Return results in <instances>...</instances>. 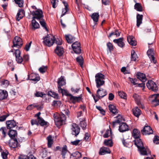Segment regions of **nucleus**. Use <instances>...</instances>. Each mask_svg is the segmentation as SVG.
Here are the masks:
<instances>
[{"mask_svg": "<svg viewBox=\"0 0 159 159\" xmlns=\"http://www.w3.org/2000/svg\"><path fill=\"white\" fill-rule=\"evenodd\" d=\"M128 126L126 123H122L120 124L119 129V130L120 132H123L128 130Z\"/></svg>", "mask_w": 159, "mask_h": 159, "instance_id": "nucleus-20", "label": "nucleus"}, {"mask_svg": "<svg viewBox=\"0 0 159 159\" xmlns=\"http://www.w3.org/2000/svg\"><path fill=\"white\" fill-rule=\"evenodd\" d=\"M38 107V106L37 105L35 104H33L29 105L27 107V109L28 110H31L33 109L35 107Z\"/></svg>", "mask_w": 159, "mask_h": 159, "instance_id": "nucleus-54", "label": "nucleus"}, {"mask_svg": "<svg viewBox=\"0 0 159 159\" xmlns=\"http://www.w3.org/2000/svg\"><path fill=\"white\" fill-rule=\"evenodd\" d=\"M58 83V89L59 93L63 94L66 91L65 90L61 88V87L65 85L66 84L65 80L64 78V77L61 76L60 78H59L57 82Z\"/></svg>", "mask_w": 159, "mask_h": 159, "instance_id": "nucleus-3", "label": "nucleus"}, {"mask_svg": "<svg viewBox=\"0 0 159 159\" xmlns=\"http://www.w3.org/2000/svg\"><path fill=\"white\" fill-rule=\"evenodd\" d=\"M67 151V146L66 145L64 146L62 149L61 153L62 157L64 159L65 158V155Z\"/></svg>", "mask_w": 159, "mask_h": 159, "instance_id": "nucleus-46", "label": "nucleus"}, {"mask_svg": "<svg viewBox=\"0 0 159 159\" xmlns=\"http://www.w3.org/2000/svg\"><path fill=\"white\" fill-rule=\"evenodd\" d=\"M147 53L151 61L155 63L156 61L155 60V57L153 56L154 53L153 49L152 48L149 49Z\"/></svg>", "mask_w": 159, "mask_h": 159, "instance_id": "nucleus-17", "label": "nucleus"}, {"mask_svg": "<svg viewBox=\"0 0 159 159\" xmlns=\"http://www.w3.org/2000/svg\"><path fill=\"white\" fill-rule=\"evenodd\" d=\"M48 140V145L49 148H50L52 146V145L53 143V139L51 135H49L47 138Z\"/></svg>", "mask_w": 159, "mask_h": 159, "instance_id": "nucleus-43", "label": "nucleus"}, {"mask_svg": "<svg viewBox=\"0 0 159 159\" xmlns=\"http://www.w3.org/2000/svg\"><path fill=\"white\" fill-rule=\"evenodd\" d=\"M8 116V115H6L0 116V122L4 121Z\"/></svg>", "mask_w": 159, "mask_h": 159, "instance_id": "nucleus-64", "label": "nucleus"}, {"mask_svg": "<svg viewBox=\"0 0 159 159\" xmlns=\"http://www.w3.org/2000/svg\"><path fill=\"white\" fill-rule=\"evenodd\" d=\"M8 134L11 139H13L17 135V132L16 130H9Z\"/></svg>", "mask_w": 159, "mask_h": 159, "instance_id": "nucleus-37", "label": "nucleus"}, {"mask_svg": "<svg viewBox=\"0 0 159 159\" xmlns=\"http://www.w3.org/2000/svg\"><path fill=\"white\" fill-rule=\"evenodd\" d=\"M13 47H16L19 48L22 45V41L21 38L18 36H16L13 40Z\"/></svg>", "mask_w": 159, "mask_h": 159, "instance_id": "nucleus-6", "label": "nucleus"}, {"mask_svg": "<svg viewBox=\"0 0 159 159\" xmlns=\"http://www.w3.org/2000/svg\"><path fill=\"white\" fill-rule=\"evenodd\" d=\"M107 46L110 52H111L112 50H113V45L112 44V43L109 42L107 43Z\"/></svg>", "mask_w": 159, "mask_h": 159, "instance_id": "nucleus-62", "label": "nucleus"}, {"mask_svg": "<svg viewBox=\"0 0 159 159\" xmlns=\"http://www.w3.org/2000/svg\"><path fill=\"white\" fill-rule=\"evenodd\" d=\"M132 112L134 115L137 117H139L141 113L140 110L138 107L133 108L132 109Z\"/></svg>", "mask_w": 159, "mask_h": 159, "instance_id": "nucleus-34", "label": "nucleus"}, {"mask_svg": "<svg viewBox=\"0 0 159 159\" xmlns=\"http://www.w3.org/2000/svg\"><path fill=\"white\" fill-rule=\"evenodd\" d=\"M143 15L138 14L136 16L137 18V26L139 27L142 23Z\"/></svg>", "mask_w": 159, "mask_h": 159, "instance_id": "nucleus-30", "label": "nucleus"}, {"mask_svg": "<svg viewBox=\"0 0 159 159\" xmlns=\"http://www.w3.org/2000/svg\"><path fill=\"white\" fill-rule=\"evenodd\" d=\"M108 107L110 111L113 114H116L118 112V110L116 109V107L112 104L109 105Z\"/></svg>", "mask_w": 159, "mask_h": 159, "instance_id": "nucleus-32", "label": "nucleus"}, {"mask_svg": "<svg viewBox=\"0 0 159 159\" xmlns=\"http://www.w3.org/2000/svg\"><path fill=\"white\" fill-rule=\"evenodd\" d=\"M80 125L83 129H84L86 127L87 124L84 121H80Z\"/></svg>", "mask_w": 159, "mask_h": 159, "instance_id": "nucleus-57", "label": "nucleus"}, {"mask_svg": "<svg viewBox=\"0 0 159 159\" xmlns=\"http://www.w3.org/2000/svg\"><path fill=\"white\" fill-rule=\"evenodd\" d=\"M9 146L10 147L15 148L18 146L19 144L16 139H11L9 142Z\"/></svg>", "mask_w": 159, "mask_h": 159, "instance_id": "nucleus-16", "label": "nucleus"}, {"mask_svg": "<svg viewBox=\"0 0 159 159\" xmlns=\"http://www.w3.org/2000/svg\"><path fill=\"white\" fill-rule=\"evenodd\" d=\"M116 120L112 122V126L114 127L115 126L118 124L120 123L123 120L122 117L120 115H118L116 117Z\"/></svg>", "mask_w": 159, "mask_h": 159, "instance_id": "nucleus-29", "label": "nucleus"}, {"mask_svg": "<svg viewBox=\"0 0 159 159\" xmlns=\"http://www.w3.org/2000/svg\"><path fill=\"white\" fill-rule=\"evenodd\" d=\"M65 38L68 43H71L75 40V38L70 35H66Z\"/></svg>", "mask_w": 159, "mask_h": 159, "instance_id": "nucleus-39", "label": "nucleus"}, {"mask_svg": "<svg viewBox=\"0 0 159 159\" xmlns=\"http://www.w3.org/2000/svg\"><path fill=\"white\" fill-rule=\"evenodd\" d=\"M7 127L8 129H11L16 126V122L14 120H9L7 121Z\"/></svg>", "mask_w": 159, "mask_h": 159, "instance_id": "nucleus-24", "label": "nucleus"}, {"mask_svg": "<svg viewBox=\"0 0 159 159\" xmlns=\"http://www.w3.org/2000/svg\"><path fill=\"white\" fill-rule=\"evenodd\" d=\"M133 97L136 101L138 105L139 106H141V107L142 108H143L144 107L142 105L140 102V97L139 95L137 94L134 93L133 95Z\"/></svg>", "mask_w": 159, "mask_h": 159, "instance_id": "nucleus-21", "label": "nucleus"}, {"mask_svg": "<svg viewBox=\"0 0 159 159\" xmlns=\"http://www.w3.org/2000/svg\"><path fill=\"white\" fill-rule=\"evenodd\" d=\"M127 41L129 44L132 46H135L137 44L135 38L133 36L129 35L128 36Z\"/></svg>", "mask_w": 159, "mask_h": 159, "instance_id": "nucleus-23", "label": "nucleus"}, {"mask_svg": "<svg viewBox=\"0 0 159 159\" xmlns=\"http://www.w3.org/2000/svg\"><path fill=\"white\" fill-rule=\"evenodd\" d=\"M32 29L33 30H35L39 28L40 25L35 20L33 19L32 20Z\"/></svg>", "mask_w": 159, "mask_h": 159, "instance_id": "nucleus-35", "label": "nucleus"}, {"mask_svg": "<svg viewBox=\"0 0 159 159\" xmlns=\"http://www.w3.org/2000/svg\"><path fill=\"white\" fill-rule=\"evenodd\" d=\"M104 143L105 145L109 147H111L112 145V143L111 139L105 140L104 141Z\"/></svg>", "mask_w": 159, "mask_h": 159, "instance_id": "nucleus-48", "label": "nucleus"}, {"mask_svg": "<svg viewBox=\"0 0 159 159\" xmlns=\"http://www.w3.org/2000/svg\"><path fill=\"white\" fill-rule=\"evenodd\" d=\"M64 52L63 48L60 46H57L55 50V52L59 56L62 55Z\"/></svg>", "mask_w": 159, "mask_h": 159, "instance_id": "nucleus-18", "label": "nucleus"}, {"mask_svg": "<svg viewBox=\"0 0 159 159\" xmlns=\"http://www.w3.org/2000/svg\"><path fill=\"white\" fill-rule=\"evenodd\" d=\"M47 70V66H43L41 67L39 69V71L40 73H43L46 72Z\"/></svg>", "mask_w": 159, "mask_h": 159, "instance_id": "nucleus-53", "label": "nucleus"}, {"mask_svg": "<svg viewBox=\"0 0 159 159\" xmlns=\"http://www.w3.org/2000/svg\"><path fill=\"white\" fill-rule=\"evenodd\" d=\"M123 41V38H120L118 39H114L113 40V42L116 43L119 47L122 48L125 45Z\"/></svg>", "mask_w": 159, "mask_h": 159, "instance_id": "nucleus-22", "label": "nucleus"}, {"mask_svg": "<svg viewBox=\"0 0 159 159\" xmlns=\"http://www.w3.org/2000/svg\"><path fill=\"white\" fill-rule=\"evenodd\" d=\"M111 151L108 148L106 147H102L100 149L99 152L101 155H104L107 153H110Z\"/></svg>", "mask_w": 159, "mask_h": 159, "instance_id": "nucleus-27", "label": "nucleus"}, {"mask_svg": "<svg viewBox=\"0 0 159 159\" xmlns=\"http://www.w3.org/2000/svg\"><path fill=\"white\" fill-rule=\"evenodd\" d=\"M137 77L143 82H144L146 80L145 75L144 74L141 73H138L136 75Z\"/></svg>", "mask_w": 159, "mask_h": 159, "instance_id": "nucleus-26", "label": "nucleus"}, {"mask_svg": "<svg viewBox=\"0 0 159 159\" xmlns=\"http://www.w3.org/2000/svg\"><path fill=\"white\" fill-rule=\"evenodd\" d=\"M39 22L41 25L43 27V28L45 29L47 31V29L46 26V24L44 20L43 19H41L39 20Z\"/></svg>", "mask_w": 159, "mask_h": 159, "instance_id": "nucleus-52", "label": "nucleus"}, {"mask_svg": "<svg viewBox=\"0 0 159 159\" xmlns=\"http://www.w3.org/2000/svg\"><path fill=\"white\" fill-rule=\"evenodd\" d=\"M133 142L138 149L143 146L142 142L141 139L139 138L135 139L133 141Z\"/></svg>", "mask_w": 159, "mask_h": 159, "instance_id": "nucleus-25", "label": "nucleus"}, {"mask_svg": "<svg viewBox=\"0 0 159 159\" xmlns=\"http://www.w3.org/2000/svg\"><path fill=\"white\" fill-rule=\"evenodd\" d=\"M6 129L5 127H2L0 129V132L3 135L2 139H3L6 135Z\"/></svg>", "mask_w": 159, "mask_h": 159, "instance_id": "nucleus-44", "label": "nucleus"}, {"mask_svg": "<svg viewBox=\"0 0 159 159\" xmlns=\"http://www.w3.org/2000/svg\"><path fill=\"white\" fill-rule=\"evenodd\" d=\"M77 62L78 63L81 67H83L84 63L83 58L82 56H80L76 58Z\"/></svg>", "mask_w": 159, "mask_h": 159, "instance_id": "nucleus-41", "label": "nucleus"}, {"mask_svg": "<svg viewBox=\"0 0 159 159\" xmlns=\"http://www.w3.org/2000/svg\"><path fill=\"white\" fill-rule=\"evenodd\" d=\"M58 0H52L51 2L52 4V7L53 8H55L57 6L58 3Z\"/></svg>", "mask_w": 159, "mask_h": 159, "instance_id": "nucleus-56", "label": "nucleus"}, {"mask_svg": "<svg viewBox=\"0 0 159 159\" xmlns=\"http://www.w3.org/2000/svg\"><path fill=\"white\" fill-rule=\"evenodd\" d=\"M134 9L138 11H141L143 8L141 5L139 3H136L134 5Z\"/></svg>", "mask_w": 159, "mask_h": 159, "instance_id": "nucleus-45", "label": "nucleus"}, {"mask_svg": "<svg viewBox=\"0 0 159 159\" xmlns=\"http://www.w3.org/2000/svg\"><path fill=\"white\" fill-rule=\"evenodd\" d=\"M111 132L110 130L107 129L106 130L103 136L104 138H107L109 137L111 134Z\"/></svg>", "mask_w": 159, "mask_h": 159, "instance_id": "nucleus-59", "label": "nucleus"}, {"mask_svg": "<svg viewBox=\"0 0 159 159\" xmlns=\"http://www.w3.org/2000/svg\"><path fill=\"white\" fill-rule=\"evenodd\" d=\"M8 154V152L6 151L5 152H3L1 153L3 159H6L7 158V156Z\"/></svg>", "mask_w": 159, "mask_h": 159, "instance_id": "nucleus-58", "label": "nucleus"}, {"mask_svg": "<svg viewBox=\"0 0 159 159\" xmlns=\"http://www.w3.org/2000/svg\"><path fill=\"white\" fill-rule=\"evenodd\" d=\"M63 3L64 4V5L65 7V8L64 9H63L62 14L61 15V16H63L66 14V12L68 10V4L65 1H63Z\"/></svg>", "mask_w": 159, "mask_h": 159, "instance_id": "nucleus-40", "label": "nucleus"}, {"mask_svg": "<svg viewBox=\"0 0 159 159\" xmlns=\"http://www.w3.org/2000/svg\"><path fill=\"white\" fill-rule=\"evenodd\" d=\"M48 94L50 96L56 98H58V94L52 91H50L48 92Z\"/></svg>", "mask_w": 159, "mask_h": 159, "instance_id": "nucleus-49", "label": "nucleus"}, {"mask_svg": "<svg viewBox=\"0 0 159 159\" xmlns=\"http://www.w3.org/2000/svg\"><path fill=\"white\" fill-rule=\"evenodd\" d=\"M72 134L77 136L80 132V128L78 125L75 124H73L72 125Z\"/></svg>", "mask_w": 159, "mask_h": 159, "instance_id": "nucleus-11", "label": "nucleus"}, {"mask_svg": "<svg viewBox=\"0 0 159 159\" xmlns=\"http://www.w3.org/2000/svg\"><path fill=\"white\" fill-rule=\"evenodd\" d=\"M138 59V57L136 53L134 50L131 52V60L132 61H136Z\"/></svg>", "mask_w": 159, "mask_h": 159, "instance_id": "nucleus-38", "label": "nucleus"}, {"mask_svg": "<svg viewBox=\"0 0 159 159\" xmlns=\"http://www.w3.org/2000/svg\"><path fill=\"white\" fill-rule=\"evenodd\" d=\"M32 14L34 16L33 18L40 20L43 18V12L41 10L37 9L36 11H33Z\"/></svg>", "mask_w": 159, "mask_h": 159, "instance_id": "nucleus-10", "label": "nucleus"}, {"mask_svg": "<svg viewBox=\"0 0 159 159\" xmlns=\"http://www.w3.org/2000/svg\"><path fill=\"white\" fill-rule=\"evenodd\" d=\"M8 96L7 92L5 90H1L0 92V99L3 100L6 98Z\"/></svg>", "mask_w": 159, "mask_h": 159, "instance_id": "nucleus-33", "label": "nucleus"}, {"mask_svg": "<svg viewBox=\"0 0 159 159\" xmlns=\"http://www.w3.org/2000/svg\"><path fill=\"white\" fill-rule=\"evenodd\" d=\"M64 93L66 95L69 96L70 101L73 103L78 102L81 99L80 97L73 96L72 94L67 93V92H66Z\"/></svg>", "mask_w": 159, "mask_h": 159, "instance_id": "nucleus-12", "label": "nucleus"}, {"mask_svg": "<svg viewBox=\"0 0 159 159\" xmlns=\"http://www.w3.org/2000/svg\"><path fill=\"white\" fill-rule=\"evenodd\" d=\"M118 95L121 98L125 99L126 98V94L123 92L120 91L118 92Z\"/></svg>", "mask_w": 159, "mask_h": 159, "instance_id": "nucleus-55", "label": "nucleus"}, {"mask_svg": "<svg viewBox=\"0 0 159 159\" xmlns=\"http://www.w3.org/2000/svg\"><path fill=\"white\" fill-rule=\"evenodd\" d=\"M43 39L44 44L48 47L51 46L55 43V37L53 36L50 37L48 35Z\"/></svg>", "mask_w": 159, "mask_h": 159, "instance_id": "nucleus-4", "label": "nucleus"}, {"mask_svg": "<svg viewBox=\"0 0 159 159\" xmlns=\"http://www.w3.org/2000/svg\"><path fill=\"white\" fill-rule=\"evenodd\" d=\"M146 85L149 89H151L154 91H156L158 90L157 84L152 80H149L146 84Z\"/></svg>", "mask_w": 159, "mask_h": 159, "instance_id": "nucleus-5", "label": "nucleus"}, {"mask_svg": "<svg viewBox=\"0 0 159 159\" xmlns=\"http://www.w3.org/2000/svg\"><path fill=\"white\" fill-rule=\"evenodd\" d=\"M53 117L55 125L57 127L62 125L66 120V116L62 113L60 115L56 112L53 115Z\"/></svg>", "mask_w": 159, "mask_h": 159, "instance_id": "nucleus-1", "label": "nucleus"}, {"mask_svg": "<svg viewBox=\"0 0 159 159\" xmlns=\"http://www.w3.org/2000/svg\"><path fill=\"white\" fill-rule=\"evenodd\" d=\"M95 78L96 87L97 88H99L101 86L104 84L105 83V81L104 80L105 79L104 75L101 73H98L96 75Z\"/></svg>", "mask_w": 159, "mask_h": 159, "instance_id": "nucleus-2", "label": "nucleus"}, {"mask_svg": "<svg viewBox=\"0 0 159 159\" xmlns=\"http://www.w3.org/2000/svg\"><path fill=\"white\" fill-rule=\"evenodd\" d=\"M23 63L27 61L29 59V56L27 54L24 55L23 56Z\"/></svg>", "mask_w": 159, "mask_h": 159, "instance_id": "nucleus-63", "label": "nucleus"}, {"mask_svg": "<svg viewBox=\"0 0 159 159\" xmlns=\"http://www.w3.org/2000/svg\"><path fill=\"white\" fill-rule=\"evenodd\" d=\"M153 142L154 143L158 144H159V137L157 136H155L153 139Z\"/></svg>", "mask_w": 159, "mask_h": 159, "instance_id": "nucleus-60", "label": "nucleus"}, {"mask_svg": "<svg viewBox=\"0 0 159 159\" xmlns=\"http://www.w3.org/2000/svg\"><path fill=\"white\" fill-rule=\"evenodd\" d=\"M142 132L143 134H150L153 133V130L149 126H145L142 130Z\"/></svg>", "mask_w": 159, "mask_h": 159, "instance_id": "nucleus-13", "label": "nucleus"}, {"mask_svg": "<svg viewBox=\"0 0 159 159\" xmlns=\"http://www.w3.org/2000/svg\"><path fill=\"white\" fill-rule=\"evenodd\" d=\"M55 43L57 45H61L62 44V40L61 39H55Z\"/></svg>", "mask_w": 159, "mask_h": 159, "instance_id": "nucleus-61", "label": "nucleus"}, {"mask_svg": "<svg viewBox=\"0 0 159 159\" xmlns=\"http://www.w3.org/2000/svg\"><path fill=\"white\" fill-rule=\"evenodd\" d=\"M72 156L74 157V159H77L80 158L81 156V153L79 152L76 151L73 153Z\"/></svg>", "mask_w": 159, "mask_h": 159, "instance_id": "nucleus-47", "label": "nucleus"}, {"mask_svg": "<svg viewBox=\"0 0 159 159\" xmlns=\"http://www.w3.org/2000/svg\"><path fill=\"white\" fill-rule=\"evenodd\" d=\"M152 97L154 99L152 100V102L155 105L157 106L159 105V94L153 95Z\"/></svg>", "mask_w": 159, "mask_h": 159, "instance_id": "nucleus-31", "label": "nucleus"}, {"mask_svg": "<svg viewBox=\"0 0 159 159\" xmlns=\"http://www.w3.org/2000/svg\"><path fill=\"white\" fill-rule=\"evenodd\" d=\"M38 124H39L41 126H43L46 125L48 122L45 121L43 118L41 117H39L38 120Z\"/></svg>", "mask_w": 159, "mask_h": 159, "instance_id": "nucleus-42", "label": "nucleus"}, {"mask_svg": "<svg viewBox=\"0 0 159 159\" xmlns=\"http://www.w3.org/2000/svg\"><path fill=\"white\" fill-rule=\"evenodd\" d=\"M28 79L30 80L37 82L40 80L39 75L35 73H32L28 75Z\"/></svg>", "mask_w": 159, "mask_h": 159, "instance_id": "nucleus-14", "label": "nucleus"}, {"mask_svg": "<svg viewBox=\"0 0 159 159\" xmlns=\"http://www.w3.org/2000/svg\"><path fill=\"white\" fill-rule=\"evenodd\" d=\"M2 85L4 87H7L9 85V82L7 80H3L1 81Z\"/></svg>", "mask_w": 159, "mask_h": 159, "instance_id": "nucleus-50", "label": "nucleus"}, {"mask_svg": "<svg viewBox=\"0 0 159 159\" xmlns=\"http://www.w3.org/2000/svg\"><path fill=\"white\" fill-rule=\"evenodd\" d=\"M132 135L135 139H139L140 136V131L137 129H134L133 131Z\"/></svg>", "mask_w": 159, "mask_h": 159, "instance_id": "nucleus-28", "label": "nucleus"}, {"mask_svg": "<svg viewBox=\"0 0 159 159\" xmlns=\"http://www.w3.org/2000/svg\"><path fill=\"white\" fill-rule=\"evenodd\" d=\"M15 3L18 5L19 7H21L23 6L24 1L23 0H14Z\"/></svg>", "mask_w": 159, "mask_h": 159, "instance_id": "nucleus-51", "label": "nucleus"}, {"mask_svg": "<svg viewBox=\"0 0 159 159\" xmlns=\"http://www.w3.org/2000/svg\"><path fill=\"white\" fill-rule=\"evenodd\" d=\"M25 16V12L23 9H19L16 16V20L19 21Z\"/></svg>", "mask_w": 159, "mask_h": 159, "instance_id": "nucleus-15", "label": "nucleus"}, {"mask_svg": "<svg viewBox=\"0 0 159 159\" xmlns=\"http://www.w3.org/2000/svg\"><path fill=\"white\" fill-rule=\"evenodd\" d=\"M80 45L79 42L76 41L72 45V47L74 52L76 54H80L81 51Z\"/></svg>", "mask_w": 159, "mask_h": 159, "instance_id": "nucleus-8", "label": "nucleus"}, {"mask_svg": "<svg viewBox=\"0 0 159 159\" xmlns=\"http://www.w3.org/2000/svg\"><path fill=\"white\" fill-rule=\"evenodd\" d=\"M107 94V93L106 90L100 88L98 89L97 91L96 96L99 99L103 98Z\"/></svg>", "mask_w": 159, "mask_h": 159, "instance_id": "nucleus-9", "label": "nucleus"}, {"mask_svg": "<svg viewBox=\"0 0 159 159\" xmlns=\"http://www.w3.org/2000/svg\"><path fill=\"white\" fill-rule=\"evenodd\" d=\"M91 17L94 22H97L99 19V13L97 12L93 13L91 16Z\"/></svg>", "mask_w": 159, "mask_h": 159, "instance_id": "nucleus-36", "label": "nucleus"}, {"mask_svg": "<svg viewBox=\"0 0 159 159\" xmlns=\"http://www.w3.org/2000/svg\"><path fill=\"white\" fill-rule=\"evenodd\" d=\"M14 54L16 57V60L17 62L19 64L22 63H23V59L20 56L21 53L20 51L18 49L15 50Z\"/></svg>", "mask_w": 159, "mask_h": 159, "instance_id": "nucleus-7", "label": "nucleus"}, {"mask_svg": "<svg viewBox=\"0 0 159 159\" xmlns=\"http://www.w3.org/2000/svg\"><path fill=\"white\" fill-rule=\"evenodd\" d=\"M138 149L140 153L142 155H147V154L150 153L149 149L147 147H144L143 146Z\"/></svg>", "mask_w": 159, "mask_h": 159, "instance_id": "nucleus-19", "label": "nucleus"}]
</instances>
